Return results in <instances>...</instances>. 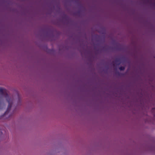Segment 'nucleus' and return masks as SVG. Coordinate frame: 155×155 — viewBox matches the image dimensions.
I'll return each mask as SVG.
<instances>
[{
  "label": "nucleus",
  "mask_w": 155,
  "mask_h": 155,
  "mask_svg": "<svg viewBox=\"0 0 155 155\" xmlns=\"http://www.w3.org/2000/svg\"><path fill=\"white\" fill-rule=\"evenodd\" d=\"M5 97L8 103L7 110L5 113V114L6 115L8 114L11 110L13 102V98L9 97L8 94H7L5 95Z\"/></svg>",
  "instance_id": "nucleus-1"
},
{
  "label": "nucleus",
  "mask_w": 155,
  "mask_h": 155,
  "mask_svg": "<svg viewBox=\"0 0 155 155\" xmlns=\"http://www.w3.org/2000/svg\"><path fill=\"white\" fill-rule=\"evenodd\" d=\"M113 63L114 66L115 65H118L121 63L120 60L119 58H116L113 61Z\"/></svg>",
  "instance_id": "nucleus-2"
},
{
  "label": "nucleus",
  "mask_w": 155,
  "mask_h": 155,
  "mask_svg": "<svg viewBox=\"0 0 155 155\" xmlns=\"http://www.w3.org/2000/svg\"><path fill=\"white\" fill-rule=\"evenodd\" d=\"M119 69L120 70H124L125 69V67H124L121 66L119 68Z\"/></svg>",
  "instance_id": "nucleus-3"
},
{
  "label": "nucleus",
  "mask_w": 155,
  "mask_h": 155,
  "mask_svg": "<svg viewBox=\"0 0 155 155\" xmlns=\"http://www.w3.org/2000/svg\"><path fill=\"white\" fill-rule=\"evenodd\" d=\"M17 97H18V101H19V102H20V97H19V94L18 93L17 94Z\"/></svg>",
  "instance_id": "nucleus-4"
},
{
  "label": "nucleus",
  "mask_w": 155,
  "mask_h": 155,
  "mask_svg": "<svg viewBox=\"0 0 155 155\" xmlns=\"http://www.w3.org/2000/svg\"><path fill=\"white\" fill-rule=\"evenodd\" d=\"M0 92L2 93H3V89L2 88H0Z\"/></svg>",
  "instance_id": "nucleus-5"
},
{
  "label": "nucleus",
  "mask_w": 155,
  "mask_h": 155,
  "mask_svg": "<svg viewBox=\"0 0 155 155\" xmlns=\"http://www.w3.org/2000/svg\"><path fill=\"white\" fill-rule=\"evenodd\" d=\"M146 1L147 3H148L150 2V0H146Z\"/></svg>",
  "instance_id": "nucleus-6"
},
{
  "label": "nucleus",
  "mask_w": 155,
  "mask_h": 155,
  "mask_svg": "<svg viewBox=\"0 0 155 155\" xmlns=\"http://www.w3.org/2000/svg\"><path fill=\"white\" fill-rule=\"evenodd\" d=\"M2 135V132L0 130V136Z\"/></svg>",
  "instance_id": "nucleus-7"
},
{
  "label": "nucleus",
  "mask_w": 155,
  "mask_h": 155,
  "mask_svg": "<svg viewBox=\"0 0 155 155\" xmlns=\"http://www.w3.org/2000/svg\"><path fill=\"white\" fill-rule=\"evenodd\" d=\"M153 6H155V2H154V3H153Z\"/></svg>",
  "instance_id": "nucleus-8"
},
{
  "label": "nucleus",
  "mask_w": 155,
  "mask_h": 155,
  "mask_svg": "<svg viewBox=\"0 0 155 155\" xmlns=\"http://www.w3.org/2000/svg\"><path fill=\"white\" fill-rule=\"evenodd\" d=\"M154 109V108H153V109H152L153 110V109Z\"/></svg>",
  "instance_id": "nucleus-9"
}]
</instances>
